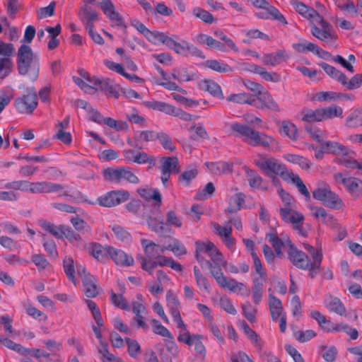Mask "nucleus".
Here are the masks:
<instances>
[{
    "instance_id": "obj_13",
    "label": "nucleus",
    "mask_w": 362,
    "mask_h": 362,
    "mask_svg": "<svg viewBox=\"0 0 362 362\" xmlns=\"http://www.w3.org/2000/svg\"><path fill=\"white\" fill-rule=\"evenodd\" d=\"M160 170L162 183L166 185L170 178V175L172 173L177 174L180 171L177 158L174 156L162 157L160 158Z\"/></svg>"
},
{
    "instance_id": "obj_24",
    "label": "nucleus",
    "mask_w": 362,
    "mask_h": 362,
    "mask_svg": "<svg viewBox=\"0 0 362 362\" xmlns=\"http://www.w3.org/2000/svg\"><path fill=\"white\" fill-rule=\"evenodd\" d=\"M111 246L102 245L97 243H90L88 247V252L98 261L105 263L110 257Z\"/></svg>"
},
{
    "instance_id": "obj_47",
    "label": "nucleus",
    "mask_w": 362,
    "mask_h": 362,
    "mask_svg": "<svg viewBox=\"0 0 362 362\" xmlns=\"http://www.w3.org/2000/svg\"><path fill=\"white\" fill-rule=\"evenodd\" d=\"M251 255L253 260L254 268L256 274L258 275L257 277H253L252 279H261V281H267V271L262 267L261 260L258 257L255 252H251Z\"/></svg>"
},
{
    "instance_id": "obj_55",
    "label": "nucleus",
    "mask_w": 362,
    "mask_h": 362,
    "mask_svg": "<svg viewBox=\"0 0 362 362\" xmlns=\"http://www.w3.org/2000/svg\"><path fill=\"white\" fill-rule=\"evenodd\" d=\"M158 132L152 130L140 131L134 136V141L144 143L153 141L157 139Z\"/></svg>"
},
{
    "instance_id": "obj_36",
    "label": "nucleus",
    "mask_w": 362,
    "mask_h": 362,
    "mask_svg": "<svg viewBox=\"0 0 362 362\" xmlns=\"http://www.w3.org/2000/svg\"><path fill=\"white\" fill-rule=\"evenodd\" d=\"M354 152L348 148L346 153H341L339 156V157L337 158V162L346 168L358 169L360 162H358L354 158Z\"/></svg>"
},
{
    "instance_id": "obj_40",
    "label": "nucleus",
    "mask_w": 362,
    "mask_h": 362,
    "mask_svg": "<svg viewBox=\"0 0 362 362\" xmlns=\"http://www.w3.org/2000/svg\"><path fill=\"white\" fill-rule=\"evenodd\" d=\"M345 126L349 128L362 127V109L351 110L346 119Z\"/></svg>"
},
{
    "instance_id": "obj_29",
    "label": "nucleus",
    "mask_w": 362,
    "mask_h": 362,
    "mask_svg": "<svg viewBox=\"0 0 362 362\" xmlns=\"http://www.w3.org/2000/svg\"><path fill=\"white\" fill-rule=\"evenodd\" d=\"M144 219L146 220V223L152 231L158 234H160L166 231L165 222L163 221L162 216L158 208L157 209V214L156 216L152 217L150 216L148 211H147V216H146Z\"/></svg>"
},
{
    "instance_id": "obj_46",
    "label": "nucleus",
    "mask_w": 362,
    "mask_h": 362,
    "mask_svg": "<svg viewBox=\"0 0 362 362\" xmlns=\"http://www.w3.org/2000/svg\"><path fill=\"white\" fill-rule=\"evenodd\" d=\"M196 283L199 289L207 293H210V284L208 279L202 274L200 269L194 266L193 268Z\"/></svg>"
},
{
    "instance_id": "obj_21",
    "label": "nucleus",
    "mask_w": 362,
    "mask_h": 362,
    "mask_svg": "<svg viewBox=\"0 0 362 362\" xmlns=\"http://www.w3.org/2000/svg\"><path fill=\"white\" fill-rule=\"evenodd\" d=\"M141 244L145 254L143 256L146 257L147 260H154L166 250V247H162L148 239H141Z\"/></svg>"
},
{
    "instance_id": "obj_27",
    "label": "nucleus",
    "mask_w": 362,
    "mask_h": 362,
    "mask_svg": "<svg viewBox=\"0 0 362 362\" xmlns=\"http://www.w3.org/2000/svg\"><path fill=\"white\" fill-rule=\"evenodd\" d=\"M324 303L329 311L335 313L341 316L346 315V309L339 298L329 295L325 298Z\"/></svg>"
},
{
    "instance_id": "obj_60",
    "label": "nucleus",
    "mask_w": 362,
    "mask_h": 362,
    "mask_svg": "<svg viewBox=\"0 0 362 362\" xmlns=\"http://www.w3.org/2000/svg\"><path fill=\"white\" fill-rule=\"evenodd\" d=\"M289 180H291V182L296 186L298 191L307 199L310 198V194L309 191L308 190L301 178L297 174L291 172L289 174Z\"/></svg>"
},
{
    "instance_id": "obj_18",
    "label": "nucleus",
    "mask_w": 362,
    "mask_h": 362,
    "mask_svg": "<svg viewBox=\"0 0 362 362\" xmlns=\"http://www.w3.org/2000/svg\"><path fill=\"white\" fill-rule=\"evenodd\" d=\"M170 49L174 50L177 54L182 56L192 55L204 59L203 52L192 44L183 40L182 43L177 42L173 40Z\"/></svg>"
},
{
    "instance_id": "obj_6",
    "label": "nucleus",
    "mask_w": 362,
    "mask_h": 362,
    "mask_svg": "<svg viewBox=\"0 0 362 362\" xmlns=\"http://www.w3.org/2000/svg\"><path fill=\"white\" fill-rule=\"evenodd\" d=\"M104 180L112 184H120L127 182L132 184H138L139 177L132 171L130 167L122 166L117 168H107L103 170Z\"/></svg>"
},
{
    "instance_id": "obj_49",
    "label": "nucleus",
    "mask_w": 362,
    "mask_h": 362,
    "mask_svg": "<svg viewBox=\"0 0 362 362\" xmlns=\"http://www.w3.org/2000/svg\"><path fill=\"white\" fill-rule=\"evenodd\" d=\"M227 100L228 101L240 103V104H249L250 105H255V100H254L253 95L245 93L230 95Z\"/></svg>"
},
{
    "instance_id": "obj_42",
    "label": "nucleus",
    "mask_w": 362,
    "mask_h": 362,
    "mask_svg": "<svg viewBox=\"0 0 362 362\" xmlns=\"http://www.w3.org/2000/svg\"><path fill=\"white\" fill-rule=\"evenodd\" d=\"M300 115L302 120L308 123L319 122L322 121L320 108L312 110L309 108L303 109Z\"/></svg>"
},
{
    "instance_id": "obj_2",
    "label": "nucleus",
    "mask_w": 362,
    "mask_h": 362,
    "mask_svg": "<svg viewBox=\"0 0 362 362\" xmlns=\"http://www.w3.org/2000/svg\"><path fill=\"white\" fill-rule=\"evenodd\" d=\"M290 4L298 13L310 22L312 24L310 31L314 37L322 41L337 39L332 26L313 7L298 0H291Z\"/></svg>"
},
{
    "instance_id": "obj_57",
    "label": "nucleus",
    "mask_w": 362,
    "mask_h": 362,
    "mask_svg": "<svg viewBox=\"0 0 362 362\" xmlns=\"http://www.w3.org/2000/svg\"><path fill=\"white\" fill-rule=\"evenodd\" d=\"M206 65L209 69L220 73H228L233 71V69L228 64L220 62L216 59L207 60Z\"/></svg>"
},
{
    "instance_id": "obj_39",
    "label": "nucleus",
    "mask_w": 362,
    "mask_h": 362,
    "mask_svg": "<svg viewBox=\"0 0 362 362\" xmlns=\"http://www.w3.org/2000/svg\"><path fill=\"white\" fill-rule=\"evenodd\" d=\"M39 224L44 230L52 234L55 238L59 239H62L63 238V228L65 227V225H60L58 226L45 220L40 221Z\"/></svg>"
},
{
    "instance_id": "obj_48",
    "label": "nucleus",
    "mask_w": 362,
    "mask_h": 362,
    "mask_svg": "<svg viewBox=\"0 0 362 362\" xmlns=\"http://www.w3.org/2000/svg\"><path fill=\"white\" fill-rule=\"evenodd\" d=\"M70 222L76 230L83 234H90L91 227L83 218L78 215L70 218Z\"/></svg>"
},
{
    "instance_id": "obj_37",
    "label": "nucleus",
    "mask_w": 362,
    "mask_h": 362,
    "mask_svg": "<svg viewBox=\"0 0 362 362\" xmlns=\"http://www.w3.org/2000/svg\"><path fill=\"white\" fill-rule=\"evenodd\" d=\"M145 105L152 110H158L173 116L176 109L175 106L162 101H148L145 103Z\"/></svg>"
},
{
    "instance_id": "obj_15",
    "label": "nucleus",
    "mask_w": 362,
    "mask_h": 362,
    "mask_svg": "<svg viewBox=\"0 0 362 362\" xmlns=\"http://www.w3.org/2000/svg\"><path fill=\"white\" fill-rule=\"evenodd\" d=\"M166 302L167 306L169 308L170 313L173 317L175 322H176L177 327L181 329H186V325L184 323L180 316L179 308L180 305L177 296L169 290L166 293Z\"/></svg>"
},
{
    "instance_id": "obj_11",
    "label": "nucleus",
    "mask_w": 362,
    "mask_h": 362,
    "mask_svg": "<svg viewBox=\"0 0 362 362\" xmlns=\"http://www.w3.org/2000/svg\"><path fill=\"white\" fill-rule=\"evenodd\" d=\"M279 214L283 221L291 223L293 228L298 231L302 236L306 235V231L303 228L304 216L303 214L292 209L291 207H284L279 209Z\"/></svg>"
},
{
    "instance_id": "obj_17",
    "label": "nucleus",
    "mask_w": 362,
    "mask_h": 362,
    "mask_svg": "<svg viewBox=\"0 0 362 362\" xmlns=\"http://www.w3.org/2000/svg\"><path fill=\"white\" fill-rule=\"evenodd\" d=\"M78 274L81 278L83 292L88 298H95L98 294L96 280L90 274L87 273L84 267L78 269Z\"/></svg>"
},
{
    "instance_id": "obj_12",
    "label": "nucleus",
    "mask_w": 362,
    "mask_h": 362,
    "mask_svg": "<svg viewBox=\"0 0 362 362\" xmlns=\"http://www.w3.org/2000/svg\"><path fill=\"white\" fill-rule=\"evenodd\" d=\"M130 194L124 190H112L97 199L98 204L101 206L112 207L120 204L129 199Z\"/></svg>"
},
{
    "instance_id": "obj_14",
    "label": "nucleus",
    "mask_w": 362,
    "mask_h": 362,
    "mask_svg": "<svg viewBox=\"0 0 362 362\" xmlns=\"http://www.w3.org/2000/svg\"><path fill=\"white\" fill-rule=\"evenodd\" d=\"M100 9L111 22V25L118 28H126L123 16L115 11V7L110 0H103L100 4Z\"/></svg>"
},
{
    "instance_id": "obj_3",
    "label": "nucleus",
    "mask_w": 362,
    "mask_h": 362,
    "mask_svg": "<svg viewBox=\"0 0 362 362\" xmlns=\"http://www.w3.org/2000/svg\"><path fill=\"white\" fill-rule=\"evenodd\" d=\"M16 64L20 75H29L32 81H35L38 77L39 57L29 45L23 44L19 47L16 53Z\"/></svg>"
},
{
    "instance_id": "obj_63",
    "label": "nucleus",
    "mask_w": 362,
    "mask_h": 362,
    "mask_svg": "<svg viewBox=\"0 0 362 362\" xmlns=\"http://www.w3.org/2000/svg\"><path fill=\"white\" fill-rule=\"evenodd\" d=\"M189 131H194V134L191 136V139L194 141H198L199 139H209L208 133L202 123L191 126Z\"/></svg>"
},
{
    "instance_id": "obj_61",
    "label": "nucleus",
    "mask_w": 362,
    "mask_h": 362,
    "mask_svg": "<svg viewBox=\"0 0 362 362\" xmlns=\"http://www.w3.org/2000/svg\"><path fill=\"white\" fill-rule=\"evenodd\" d=\"M63 228V236H64L69 243L74 246H79L82 242L81 236L68 226H65Z\"/></svg>"
},
{
    "instance_id": "obj_33",
    "label": "nucleus",
    "mask_w": 362,
    "mask_h": 362,
    "mask_svg": "<svg viewBox=\"0 0 362 362\" xmlns=\"http://www.w3.org/2000/svg\"><path fill=\"white\" fill-rule=\"evenodd\" d=\"M125 207L129 212L141 218H145L147 216V211H149L148 206L143 204L141 201L136 199L127 203Z\"/></svg>"
},
{
    "instance_id": "obj_22",
    "label": "nucleus",
    "mask_w": 362,
    "mask_h": 362,
    "mask_svg": "<svg viewBox=\"0 0 362 362\" xmlns=\"http://www.w3.org/2000/svg\"><path fill=\"white\" fill-rule=\"evenodd\" d=\"M255 15L260 19H272L278 21L284 25L288 24L284 15L270 4L266 6L265 8H261V11L256 12Z\"/></svg>"
},
{
    "instance_id": "obj_38",
    "label": "nucleus",
    "mask_w": 362,
    "mask_h": 362,
    "mask_svg": "<svg viewBox=\"0 0 362 362\" xmlns=\"http://www.w3.org/2000/svg\"><path fill=\"white\" fill-rule=\"evenodd\" d=\"M137 192L146 200L153 199L156 202L157 208L160 207L161 204V194L158 189H153L148 187L139 188Z\"/></svg>"
},
{
    "instance_id": "obj_19",
    "label": "nucleus",
    "mask_w": 362,
    "mask_h": 362,
    "mask_svg": "<svg viewBox=\"0 0 362 362\" xmlns=\"http://www.w3.org/2000/svg\"><path fill=\"white\" fill-rule=\"evenodd\" d=\"M136 259L140 263L141 269L151 274L154 268L157 266H169L171 258L166 257L160 254L154 260H147L146 257H144L142 255H138Z\"/></svg>"
},
{
    "instance_id": "obj_44",
    "label": "nucleus",
    "mask_w": 362,
    "mask_h": 362,
    "mask_svg": "<svg viewBox=\"0 0 362 362\" xmlns=\"http://www.w3.org/2000/svg\"><path fill=\"white\" fill-rule=\"evenodd\" d=\"M283 157L287 161L298 165L302 169L308 170L310 168V161L300 155L287 153Z\"/></svg>"
},
{
    "instance_id": "obj_58",
    "label": "nucleus",
    "mask_w": 362,
    "mask_h": 362,
    "mask_svg": "<svg viewBox=\"0 0 362 362\" xmlns=\"http://www.w3.org/2000/svg\"><path fill=\"white\" fill-rule=\"evenodd\" d=\"M320 66L332 78L337 80L340 83L345 81V74L334 66L325 62L321 63Z\"/></svg>"
},
{
    "instance_id": "obj_23",
    "label": "nucleus",
    "mask_w": 362,
    "mask_h": 362,
    "mask_svg": "<svg viewBox=\"0 0 362 362\" xmlns=\"http://www.w3.org/2000/svg\"><path fill=\"white\" fill-rule=\"evenodd\" d=\"M64 189L62 185L50 182H32L30 192L34 194L58 192Z\"/></svg>"
},
{
    "instance_id": "obj_1",
    "label": "nucleus",
    "mask_w": 362,
    "mask_h": 362,
    "mask_svg": "<svg viewBox=\"0 0 362 362\" xmlns=\"http://www.w3.org/2000/svg\"><path fill=\"white\" fill-rule=\"evenodd\" d=\"M287 254L289 260L296 267L309 271V276L312 279L320 272L323 255L321 249L315 248L310 245H305V249L308 251L311 259L302 250H298L292 242L287 238Z\"/></svg>"
},
{
    "instance_id": "obj_52",
    "label": "nucleus",
    "mask_w": 362,
    "mask_h": 362,
    "mask_svg": "<svg viewBox=\"0 0 362 362\" xmlns=\"http://www.w3.org/2000/svg\"><path fill=\"white\" fill-rule=\"evenodd\" d=\"M124 341L127 345L129 355L134 359H138L141 354V349L139 342L135 339L128 337H126Z\"/></svg>"
},
{
    "instance_id": "obj_41",
    "label": "nucleus",
    "mask_w": 362,
    "mask_h": 362,
    "mask_svg": "<svg viewBox=\"0 0 362 362\" xmlns=\"http://www.w3.org/2000/svg\"><path fill=\"white\" fill-rule=\"evenodd\" d=\"M321 148H322L326 153L335 154L338 156L341 153H346L348 151L347 146L334 141H325L322 143Z\"/></svg>"
},
{
    "instance_id": "obj_34",
    "label": "nucleus",
    "mask_w": 362,
    "mask_h": 362,
    "mask_svg": "<svg viewBox=\"0 0 362 362\" xmlns=\"http://www.w3.org/2000/svg\"><path fill=\"white\" fill-rule=\"evenodd\" d=\"M132 311L135 314L134 320L136 322L138 327L147 329L148 326L144 320V315L147 313L146 307L140 302L132 303Z\"/></svg>"
},
{
    "instance_id": "obj_59",
    "label": "nucleus",
    "mask_w": 362,
    "mask_h": 362,
    "mask_svg": "<svg viewBox=\"0 0 362 362\" xmlns=\"http://www.w3.org/2000/svg\"><path fill=\"white\" fill-rule=\"evenodd\" d=\"M241 324L244 332L247 336V337L257 347L261 349L262 347V342L259 335L253 329H252L245 321H242Z\"/></svg>"
},
{
    "instance_id": "obj_56",
    "label": "nucleus",
    "mask_w": 362,
    "mask_h": 362,
    "mask_svg": "<svg viewBox=\"0 0 362 362\" xmlns=\"http://www.w3.org/2000/svg\"><path fill=\"white\" fill-rule=\"evenodd\" d=\"M281 132L286 135L291 140L296 141L298 139V129L296 125L289 121H283L281 123Z\"/></svg>"
},
{
    "instance_id": "obj_53",
    "label": "nucleus",
    "mask_w": 362,
    "mask_h": 362,
    "mask_svg": "<svg viewBox=\"0 0 362 362\" xmlns=\"http://www.w3.org/2000/svg\"><path fill=\"white\" fill-rule=\"evenodd\" d=\"M94 83L97 86H99L100 89L106 95L113 97L116 99L119 98V93L117 88L115 86L110 85L107 81H100L96 79Z\"/></svg>"
},
{
    "instance_id": "obj_51",
    "label": "nucleus",
    "mask_w": 362,
    "mask_h": 362,
    "mask_svg": "<svg viewBox=\"0 0 362 362\" xmlns=\"http://www.w3.org/2000/svg\"><path fill=\"white\" fill-rule=\"evenodd\" d=\"M322 121L329 119L334 117H341L343 114V109L337 105L329 106L324 108H320Z\"/></svg>"
},
{
    "instance_id": "obj_31",
    "label": "nucleus",
    "mask_w": 362,
    "mask_h": 362,
    "mask_svg": "<svg viewBox=\"0 0 362 362\" xmlns=\"http://www.w3.org/2000/svg\"><path fill=\"white\" fill-rule=\"evenodd\" d=\"M269 307L273 321L276 322L280 316L286 314L284 313V308L281 300L272 293H269Z\"/></svg>"
},
{
    "instance_id": "obj_4",
    "label": "nucleus",
    "mask_w": 362,
    "mask_h": 362,
    "mask_svg": "<svg viewBox=\"0 0 362 362\" xmlns=\"http://www.w3.org/2000/svg\"><path fill=\"white\" fill-rule=\"evenodd\" d=\"M230 129L241 136L242 140L252 146L269 148L274 144V139L264 133L258 132L250 127L240 123H233Z\"/></svg>"
},
{
    "instance_id": "obj_7",
    "label": "nucleus",
    "mask_w": 362,
    "mask_h": 362,
    "mask_svg": "<svg viewBox=\"0 0 362 362\" xmlns=\"http://www.w3.org/2000/svg\"><path fill=\"white\" fill-rule=\"evenodd\" d=\"M15 53V47L12 43L0 40V79H4L13 71L12 57Z\"/></svg>"
},
{
    "instance_id": "obj_64",
    "label": "nucleus",
    "mask_w": 362,
    "mask_h": 362,
    "mask_svg": "<svg viewBox=\"0 0 362 362\" xmlns=\"http://www.w3.org/2000/svg\"><path fill=\"white\" fill-rule=\"evenodd\" d=\"M243 314L245 317L251 323L256 322L257 308H254L248 301L242 305Z\"/></svg>"
},
{
    "instance_id": "obj_20",
    "label": "nucleus",
    "mask_w": 362,
    "mask_h": 362,
    "mask_svg": "<svg viewBox=\"0 0 362 362\" xmlns=\"http://www.w3.org/2000/svg\"><path fill=\"white\" fill-rule=\"evenodd\" d=\"M78 16L86 29L94 27V23L98 19V13L88 5H83L78 9Z\"/></svg>"
},
{
    "instance_id": "obj_32",
    "label": "nucleus",
    "mask_w": 362,
    "mask_h": 362,
    "mask_svg": "<svg viewBox=\"0 0 362 362\" xmlns=\"http://www.w3.org/2000/svg\"><path fill=\"white\" fill-rule=\"evenodd\" d=\"M243 170L245 171L249 185L251 187L261 189L264 190L267 189V186L262 185V177L256 171L250 169L247 166H244Z\"/></svg>"
},
{
    "instance_id": "obj_35",
    "label": "nucleus",
    "mask_w": 362,
    "mask_h": 362,
    "mask_svg": "<svg viewBox=\"0 0 362 362\" xmlns=\"http://www.w3.org/2000/svg\"><path fill=\"white\" fill-rule=\"evenodd\" d=\"M199 88L209 92L212 95L218 98H223V95L220 86L215 81L206 79L200 82Z\"/></svg>"
},
{
    "instance_id": "obj_25",
    "label": "nucleus",
    "mask_w": 362,
    "mask_h": 362,
    "mask_svg": "<svg viewBox=\"0 0 362 362\" xmlns=\"http://www.w3.org/2000/svg\"><path fill=\"white\" fill-rule=\"evenodd\" d=\"M109 250H110V257L117 265L129 267L134 264V261L132 256L129 255L123 250L112 246Z\"/></svg>"
},
{
    "instance_id": "obj_45",
    "label": "nucleus",
    "mask_w": 362,
    "mask_h": 362,
    "mask_svg": "<svg viewBox=\"0 0 362 362\" xmlns=\"http://www.w3.org/2000/svg\"><path fill=\"white\" fill-rule=\"evenodd\" d=\"M206 165L214 174L227 173L232 170V165L223 161L206 163Z\"/></svg>"
},
{
    "instance_id": "obj_62",
    "label": "nucleus",
    "mask_w": 362,
    "mask_h": 362,
    "mask_svg": "<svg viewBox=\"0 0 362 362\" xmlns=\"http://www.w3.org/2000/svg\"><path fill=\"white\" fill-rule=\"evenodd\" d=\"M267 238L269 242L272 245L273 247L274 248L278 255H281V249L283 247L288 248L286 240L284 241L283 240L279 238L276 234L269 233L267 234Z\"/></svg>"
},
{
    "instance_id": "obj_5",
    "label": "nucleus",
    "mask_w": 362,
    "mask_h": 362,
    "mask_svg": "<svg viewBox=\"0 0 362 362\" xmlns=\"http://www.w3.org/2000/svg\"><path fill=\"white\" fill-rule=\"evenodd\" d=\"M255 164L267 175H279L284 180L289 181V171L286 165L274 157L260 156Z\"/></svg>"
},
{
    "instance_id": "obj_28",
    "label": "nucleus",
    "mask_w": 362,
    "mask_h": 362,
    "mask_svg": "<svg viewBox=\"0 0 362 362\" xmlns=\"http://www.w3.org/2000/svg\"><path fill=\"white\" fill-rule=\"evenodd\" d=\"M288 58L286 51L281 49L276 52L264 54L262 57V62L266 66H275L286 61Z\"/></svg>"
},
{
    "instance_id": "obj_16",
    "label": "nucleus",
    "mask_w": 362,
    "mask_h": 362,
    "mask_svg": "<svg viewBox=\"0 0 362 362\" xmlns=\"http://www.w3.org/2000/svg\"><path fill=\"white\" fill-rule=\"evenodd\" d=\"M255 100L254 107L259 109H267L275 112H279L278 103L274 100L272 95L264 88L259 90L257 94L253 95Z\"/></svg>"
},
{
    "instance_id": "obj_26",
    "label": "nucleus",
    "mask_w": 362,
    "mask_h": 362,
    "mask_svg": "<svg viewBox=\"0 0 362 362\" xmlns=\"http://www.w3.org/2000/svg\"><path fill=\"white\" fill-rule=\"evenodd\" d=\"M211 226L216 235L220 236L228 248H232L235 245V239L232 237V228L221 226L217 223H212Z\"/></svg>"
},
{
    "instance_id": "obj_50",
    "label": "nucleus",
    "mask_w": 362,
    "mask_h": 362,
    "mask_svg": "<svg viewBox=\"0 0 362 362\" xmlns=\"http://www.w3.org/2000/svg\"><path fill=\"white\" fill-rule=\"evenodd\" d=\"M267 281H259L258 279H252V300L255 304L258 305L263 296L264 283Z\"/></svg>"
},
{
    "instance_id": "obj_10",
    "label": "nucleus",
    "mask_w": 362,
    "mask_h": 362,
    "mask_svg": "<svg viewBox=\"0 0 362 362\" xmlns=\"http://www.w3.org/2000/svg\"><path fill=\"white\" fill-rule=\"evenodd\" d=\"M18 111L23 114H31L37 106V96L33 88H28L26 94L15 101Z\"/></svg>"
},
{
    "instance_id": "obj_9",
    "label": "nucleus",
    "mask_w": 362,
    "mask_h": 362,
    "mask_svg": "<svg viewBox=\"0 0 362 362\" xmlns=\"http://www.w3.org/2000/svg\"><path fill=\"white\" fill-rule=\"evenodd\" d=\"M211 274L215 279L218 285L222 288L237 293H241L246 291V286L243 283L237 281L234 279L227 277L223 274L221 269H211Z\"/></svg>"
},
{
    "instance_id": "obj_8",
    "label": "nucleus",
    "mask_w": 362,
    "mask_h": 362,
    "mask_svg": "<svg viewBox=\"0 0 362 362\" xmlns=\"http://www.w3.org/2000/svg\"><path fill=\"white\" fill-rule=\"evenodd\" d=\"M313 197L322 202L325 206L334 209L343 205L342 200L334 192H332L327 185L317 187L313 192Z\"/></svg>"
},
{
    "instance_id": "obj_54",
    "label": "nucleus",
    "mask_w": 362,
    "mask_h": 362,
    "mask_svg": "<svg viewBox=\"0 0 362 362\" xmlns=\"http://www.w3.org/2000/svg\"><path fill=\"white\" fill-rule=\"evenodd\" d=\"M245 202V195L243 193H236L230 199V205L226 210V213L233 214L239 211Z\"/></svg>"
},
{
    "instance_id": "obj_43",
    "label": "nucleus",
    "mask_w": 362,
    "mask_h": 362,
    "mask_svg": "<svg viewBox=\"0 0 362 362\" xmlns=\"http://www.w3.org/2000/svg\"><path fill=\"white\" fill-rule=\"evenodd\" d=\"M346 188L354 198L362 196V180L356 177H349V182Z\"/></svg>"
},
{
    "instance_id": "obj_30",
    "label": "nucleus",
    "mask_w": 362,
    "mask_h": 362,
    "mask_svg": "<svg viewBox=\"0 0 362 362\" xmlns=\"http://www.w3.org/2000/svg\"><path fill=\"white\" fill-rule=\"evenodd\" d=\"M310 209L311 210L313 216L316 219L320 220L323 223L329 226H333L337 224V219L334 218L332 214H328L324 208L310 206Z\"/></svg>"
}]
</instances>
